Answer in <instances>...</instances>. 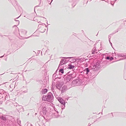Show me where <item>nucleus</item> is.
I'll return each instance as SVG.
<instances>
[{
	"mask_svg": "<svg viewBox=\"0 0 126 126\" xmlns=\"http://www.w3.org/2000/svg\"><path fill=\"white\" fill-rule=\"evenodd\" d=\"M101 67L99 63L98 62H95L93 64L92 67V70L95 72H94V74H93V76H96L98 73L99 72L98 71Z\"/></svg>",
	"mask_w": 126,
	"mask_h": 126,
	"instance_id": "1",
	"label": "nucleus"
},
{
	"mask_svg": "<svg viewBox=\"0 0 126 126\" xmlns=\"http://www.w3.org/2000/svg\"><path fill=\"white\" fill-rule=\"evenodd\" d=\"M82 81L81 79H78L74 80L71 83L72 87L80 85L82 83Z\"/></svg>",
	"mask_w": 126,
	"mask_h": 126,
	"instance_id": "2",
	"label": "nucleus"
},
{
	"mask_svg": "<svg viewBox=\"0 0 126 126\" xmlns=\"http://www.w3.org/2000/svg\"><path fill=\"white\" fill-rule=\"evenodd\" d=\"M38 30L41 33L44 32L46 30V28H47V26L45 24H39L38 26Z\"/></svg>",
	"mask_w": 126,
	"mask_h": 126,
	"instance_id": "3",
	"label": "nucleus"
},
{
	"mask_svg": "<svg viewBox=\"0 0 126 126\" xmlns=\"http://www.w3.org/2000/svg\"><path fill=\"white\" fill-rule=\"evenodd\" d=\"M47 101L50 102H52L53 100L54 97L52 94L51 92H49L47 95Z\"/></svg>",
	"mask_w": 126,
	"mask_h": 126,
	"instance_id": "4",
	"label": "nucleus"
},
{
	"mask_svg": "<svg viewBox=\"0 0 126 126\" xmlns=\"http://www.w3.org/2000/svg\"><path fill=\"white\" fill-rule=\"evenodd\" d=\"M6 94V93L2 89L0 90V96L2 98L4 97L5 99L7 98Z\"/></svg>",
	"mask_w": 126,
	"mask_h": 126,
	"instance_id": "5",
	"label": "nucleus"
},
{
	"mask_svg": "<svg viewBox=\"0 0 126 126\" xmlns=\"http://www.w3.org/2000/svg\"><path fill=\"white\" fill-rule=\"evenodd\" d=\"M83 72L85 74L89 76H91L92 73L90 71L88 68H86L83 71Z\"/></svg>",
	"mask_w": 126,
	"mask_h": 126,
	"instance_id": "6",
	"label": "nucleus"
},
{
	"mask_svg": "<svg viewBox=\"0 0 126 126\" xmlns=\"http://www.w3.org/2000/svg\"><path fill=\"white\" fill-rule=\"evenodd\" d=\"M68 61V60H66V59L65 58L62 59L60 62L59 65V67L61 66L63 64L66 63H67Z\"/></svg>",
	"mask_w": 126,
	"mask_h": 126,
	"instance_id": "7",
	"label": "nucleus"
},
{
	"mask_svg": "<svg viewBox=\"0 0 126 126\" xmlns=\"http://www.w3.org/2000/svg\"><path fill=\"white\" fill-rule=\"evenodd\" d=\"M57 99L58 101L60 102L61 104H63V105H64V107L65 106V102L63 99L60 97H57Z\"/></svg>",
	"mask_w": 126,
	"mask_h": 126,
	"instance_id": "8",
	"label": "nucleus"
},
{
	"mask_svg": "<svg viewBox=\"0 0 126 126\" xmlns=\"http://www.w3.org/2000/svg\"><path fill=\"white\" fill-rule=\"evenodd\" d=\"M116 56H118V57H122L123 58L122 59L126 58V55H124L123 54L117 53L115 54Z\"/></svg>",
	"mask_w": 126,
	"mask_h": 126,
	"instance_id": "9",
	"label": "nucleus"
},
{
	"mask_svg": "<svg viewBox=\"0 0 126 126\" xmlns=\"http://www.w3.org/2000/svg\"><path fill=\"white\" fill-rule=\"evenodd\" d=\"M17 110L19 112L23 111H24V109L23 107L21 106H18L17 107Z\"/></svg>",
	"mask_w": 126,
	"mask_h": 126,
	"instance_id": "10",
	"label": "nucleus"
},
{
	"mask_svg": "<svg viewBox=\"0 0 126 126\" xmlns=\"http://www.w3.org/2000/svg\"><path fill=\"white\" fill-rule=\"evenodd\" d=\"M56 87L57 88L60 90L61 87V85L60 82L58 81L56 82Z\"/></svg>",
	"mask_w": 126,
	"mask_h": 126,
	"instance_id": "11",
	"label": "nucleus"
},
{
	"mask_svg": "<svg viewBox=\"0 0 126 126\" xmlns=\"http://www.w3.org/2000/svg\"><path fill=\"white\" fill-rule=\"evenodd\" d=\"M95 46L96 45L95 44L94 45V47L92 50V54H95V53L97 54V52H96L97 50L96 49V48Z\"/></svg>",
	"mask_w": 126,
	"mask_h": 126,
	"instance_id": "12",
	"label": "nucleus"
},
{
	"mask_svg": "<svg viewBox=\"0 0 126 126\" xmlns=\"http://www.w3.org/2000/svg\"><path fill=\"white\" fill-rule=\"evenodd\" d=\"M67 90V87L66 86H64L62 88V92L63 93Z\"/></svg>",
	"mask_w": 126,
	"mask_h": 126,
	"instance_id": "13",
	"label": "nucleus"
},
{
	"mask_svg": "<svg viewBox=\"0 0 126 126\" xmlns=\"http://www.w3.org/2000/svg\"><path fill=\"white\" fill-rule=\"evenodd\" d=\"M46 107H44L42 109L43 113L44 115L47 112V111L46 110Z\"/></svg>",
	"mask_w": 126,
	"mask_h": 126,
	"instance_id": "14",
	"label": "nucleus"
},
{
	"mask_svg": "<svg viewBox=\"0 0 126 126\" xmlns=\"http://www.w3.org/2000/svg\"><path fill=\"white\" fill-rule=\"evenodd\" d=\"M54 110L57 112L56 113H55L54 114L55 115V117L57 118L58 117V111L57 110V109L56 108H55L54 109Z\"/></svg>",
	"mask_w": 126,
	"mask_h": 126,
	"instance_id": "15",
	"label": "nucleus"
},
{
	"mask_svg": "<svg viewBox=\"0 0 126 126\" xmlns=\"http://www.w3.org/2000/svg\"><path fill=\"white\" fill-rule=\"evenodd\" d=\"M71 79V77L70 75L67 76V77L66 80L68 82Z\"/></svg>",
	"mask_w": 126,
	"mask_h": 126,
	"instance_id": "16",
	"label": "nucleus"
},
{
	"mask_svg": "<svg viewBox=\"0 0 126 126\" xmlns=\"http://www.w3.org/2000/svg\"><path fill=\"white\" fill-rule=\"evenodd\" d=\"M57 76L56 75V74L55 73L53 75L52 78L53 79H54L55 80V79H56L57 78Z\"/></svg>",
	"mask_w": 126,
	"mask_h": 126,
	"instance_id": "17",
	"label": "nucleus"
},
{
	"mask_svg": "<svg viewBox=\"0 0 126 126\" xmlns=\"http://www.w3.org/2000/svg\"><path fill=\"white\" fill-rule=\"evenodd\" d=\"M70 76L71 77L72 79L75 77L76 76V73H74L72 74H70Z\"/></svg>",
	"mask_w": 126,
	"mask_h": 126,
	"instance_id": "18",
	"label": "nucleus"
},
{
	"mask_svg": "<svg viewBox=\"0 0 126 126\" xmlns=\"http://www.w3.org/2000/svg\"><path fill=\"white\" fill-rule=\"evenodd\" d=\"M21 34H26L27 32L25 30H24L22 29L21 31Z\"/></svg>",
	"mask_w": 126,
	"mask_h": 126,
	"instance_id": "19",
	"label": "nucleus"
},
{
	"mask_svg": "<svg viewBox=\"0 0 126 126\" xmlns=\"http://www.w3.org/2000/svg\"><path fill=\"white\" fill-rule=\"evenodd\" d=\"M42 100L45 101H47V96L43 95L42 97Z\"/></svg>",
	"mask_w": 126,
	"mask_h": 126,
	"instance_id": "20",
	"label": "nucleus"
},
{
	"mask_svg": "<svg viewBox=\"0 0 126 126\" xmlns=\"http://www.w3.org/2000/svg\"><path fill=\"white\" fill-rule=\"evenodd\" d=\"M74 67L75 66L74 65H69L68 66V68L69 69H73Z\"/></svg>",
	"mask_w": 126,
	"mask_h": 126,
	"instance_id": "21",
	"label": "nucleus"
},
{
	"mask_svg": "<svg viewBox=\"0 0 126 126\" xmlns=\"http://www.w3.org/2000/svg\"><path fill=\"white\" fill-rule=\"evenodd\" d=\"M52 89V91L53 92V93L54 94V95L56 97H57V96H58V95L56 92L54 91V89L53 88H51Z\"/></svg>",
	"mask_w": 126,
	"mask_h": 126,
	"instance_id": "22",
	"label": "nucleus"
},
{
	"mask_svg": "<svg viewBox=\"0 0 126 126\" xmlns=\"http://www.w3.org/2000/svg\"><path fill=\"white\" fill-rule=\"evenodd\" d=\"M0 118L1 119H2L3 120H6V118L5 116H1L0 117Z\"/></svg>",
	"mask_w": 126,
	"mask_h": 126,
	"instance_id": "23",
	"label": "nucleus"
},
{
	"mask_svg": "<svg viewBox=\"0 0 126 126\" xmlns=\"http://www.w3.org/2000/svg\"><path fill=\"white\" fill-rule=\"evenodd\" d=\"M43 93L45 94L46 93L47 91V90L46 89H43Z\"/></svg>",
	"mask_w": 126,
	"mask_h": 126,
	"instance_id": "24",
	"label": "nucleus"
},
{
	"mask_svg": "<svg viewBox=\"0 0 126 126\" xmlns=\"http://www.w3.org/2000/svg\"><path fill=\"white\" fill-rule=\"evenodd\" d=\"M36 81L38 82V84L41 83L43 82L42 80L39 79H37Z\"/></svg>",
	"mask_w": 126,
	"mask_h": 126,
	"instance_id": "25",
	"label": "nucleus"
},
{
	"mask_svg": "<svg viewBox=\"0 0 126 126\" xmlns=\"http://www.w3.org/2000/svg\"><path fill=\"white\" fill-rule=\"evenodd\" d=\"M59 72H61L62 74L63 73H64V70L62 68L60 69L59 70Z\"/></svg>",
	"mask_w": 126,
	"mask_h": 126,
	"instance_id": "26",
	"label": "nucleus"
},
{
	"mask_svg": "<svg viewBox=\"0 0 126 126\" xmlns=\"http://www.w3.org/2000/svg\"><path fill=\"white\" fill-rule=\"evenodd\" d=\"M76 60L75 59H73L71 60L70 62L72 63H74L75 62H76Z\"/></svg>",
	"mask_w": 126,
	"mask_h": 126,
	"instance_id": "27",
	"label": "nucleus"
},
{
	"mask_svg": "<svg viewBox=\"0 0 126 126\" xmlns=\"http://www.w3.org/2000/svg\"><path fill=\"white\" fill-rule=\"evenodd\" d=\"M107 61H104L103 62V64H103V65H104L105 64H107Z\"/></svg>",
	"mask_w": 126,
	"mask_h": 126,
	"instance_id": "28",
	"label": "nucleus"
},
{
	"mask_svg": "<svg viewBox=\"0 0 126 126\" xmlns=\"http://www.w3.org/2000/svg\"><path fill=\"white\" fill-rule=\"evenodd\" d=\"M106 59L107 60H109L110 59V57H106Z\"/></svg>",
	"mask_w": 126,
	"mask_h": 126,
	"instance_id": "29",
	"label": "nucleus"
},
{
	"mask_svg": "<svg viewBox=\"0 0 126 126\" xmlns=\"http://www.w3.org/2000/svg\"><path fill=\"white\" fill-rule=\"evenodd\" d=\"M27 92V90H25L23 92L24 93H26Z\"/></svg>",
	"mask_w": 126,
	"mask_h": 126,
	"instance_id": "30",
	"label": "nucleus"
},
{
	"mask_svg": "<svg viewBox=\"0 0 126 126\" xmlns=\"http://www.w3.org/2000/svg\"><path fill=\"white\" fill-rule=\"evenodd\" d=\"M110 60H112L113 59V58L112 57H111L110 58Z\"/></svg>",
	"mask_w": 126,
	"mask_h": 126,
	"instance_id": "31",
	"label": "nucleus"
},
{
	"mask_svg": "<svg viewBox=\"0 0 126 126\" xmlns=\"http://www.w3.org/2000/svg\"><path fill=\"white\" fill-rule=\"evenodd\" d=\"M109 42H110V44L112 46V43H111V42H110V39L109 40Z\"/></svg>",
	"mask_w": 126,
	"mask_h": 126,
	"instance_id": "32",
	"label": "nucleus"
},
{
	"mask_svg": "<svg viewBox=\"0 0 126 126\" xmlns=\"http://www.w3.org/2000/svg\"><path fill=\"white\" fill-rule=\"evenodd\" d=\"M13 85L12 84H11V85H10L9 86H10V87L11 88H12L11 87H13Z\"/></svg>",
	"mask_w": 126,
	"mask_h": 126,
	"instance_id": "33",
	"label": "nucleus"
},
{
	"mask_svg": "<svg viewBox=\"0 0 126 126\" xmlns=\"http://www.w3.org/2000/svg\"><path fill=\"white\" fill-rule=\"evenodd\" d=\"M48 51H49V50L47 49V50H46L45 52V53H46Z\"/></svg>",
	"mask_w": 126,
	"mask_h": 126,
	"instance_id": "34",
	"label": "nucleus"
},
{
	"mask_svg": "<svg viewBox=\"0 0 126 126\" xmlns=\"http://www.w3.org/2000/svg\"><path fill=\"white\" fill-rule=\"evenodd\" d=\"M73 58V57H68L67 58V59H71V58Z\"/></svg>",
	"mask_w": 126,
	"mask_h": 126,
	"instance_id": "35",
	"label": "nucleus"
},
{
	"mask_svg": "<svg viewBox=\"0 0 126 126\" xmlns=\"http://www.w3.org/2000/svg\"><path fill=\"white\" fill-rule=\"evenodd\" d=\"M38 23H41V24H42V23H41L40 22V21H39V22H38Z\"/></svg>",
	"mask_w": 126,
	"mask_h": 126,
	"instance_id": "36",
	"label": "nucleus"
},
{
	"mask_svg": "<svg viewBox=\"0 0 126 126\" xmlns=\"http://www.w3.org/2000/svg\"><path fill=\"white\" fill-rule=\"evenodd\" d=\"M53 0H51V2H50V3H49V4H51V3L52 2V1Z\"/></svg>",
	"mask_w": 126,
	"mask_h": 126,
	"instance_id": "37",
	"label": "nucleus"
},
{
	"mask_svg": "<svg viewBox=\"0 0 126 126\" xmlns=\"http://www.w3.org/2000/svg\"><path fill=\"white\" fill-rule=\"evenodd\" d=\"M4 56V55H3V56H1L0 57V58H2Z\"/></svg>",
	"mask_w": 126,
	"mask_h": 126,
	"instance_id": "38",
	"label": "nucleus"
},
{
	"mask_svg": "<svg viewBox=\"0 0 126 126\" xmlns=\"http://www.w3.org/2000/svg\"><path fill=\"white\" fill-rule=\"evenodd\" d=\"M57 70H56V72H55V73L56 74V73H57Z\"/></svg>",
	"mask_w": 126,
	"mask_h": 126,
	"instance_id": "39",
	"label": "nucleus"
},
{
	"mask_svg": "<svg viewBox=\"0 0 126 126\" xmlns=\"http://www.w3.org/2000/svg\"><path fill=\"white\" fill-rule=\"evenodd\" d=\"M111 114H112V117H113V114H112V113H111Z\"/></svg>",
	"mask_w": 126,
	"mask_h": 126,
	"instance_id": "40",
	"label": "nucleus"
},
{
	"mask_svg": "<svg viewBox=\"0 0 126 126\" xmlns=\"http://www.w3.org/2000/svg\"><path fill=\"white\" fill-rule=\"evenodd\" d=\"M110 36H109V39H110Z\"/></svg>",
	"mask_w": 126,
	"mask_h": 126,
	"instance_id": "41",
	"label": "nucleus"
},
{
	"mask_svg": "<svg viewBox=\"0 0 126 126\" xmlns=\"http://www.w3.org/2000/svg\"><path fill=\"white\" fill-rule=\"evenodd\" d=\"M91 125V124L89 125V124L88 126H90Z\"/></svg>",
	"mask_w": 126,
	"mask_h": 126,
	"instance_id": "42",
	"label": "nucleus"
},
{
	"mask_svg": "<svg viewBox=\"0 0 126 126\" xmlns=\"http://www.w3.org/2000/svg\"><path fill=\"white\" fill-rule=\"evenodd\" d=\"M42 112H41L40 113V114H42Z\"/></svg>",
	"mask_w": 126,
	"mask_h": 126,
	"instance_id": "43",
	"label": "nucleus"
},
{
	"mask_svg": "<svg viewBox=\"0 0 126 126\" xmlns=\"http://www.w3.org/2000/svg\"><path fill=\"white\" fill-rule=\"evenodd\" d=\"M50 0H48V1L49 2Z\"/></svg>",
	"mask_w": 126,
	"mask_h": 126,
	"instance_id": "44",
	"label": "nucleus"
},
{
	"mask_svg": "<svg viewBox=\"0 0 126 126\" xmlns=\"http://www.w3.org/2000/svg\"><path fill=\"white\" fill-rule=\"evenodd\" d=\"M17 21H18V22H19V20H16Z\"/></svg>",
	"mask_w": 126,
	"mask_h": 126,
	"instance_id": "45",
	"label": "nucleus"
},
{
	"mask_svg": "<svg viewBox=\"0 0 126 126\" xmlns=\"http://www.w3.org/2000/svg\"><path fill=\"white\" fill-rule=\"evenodd\" d=\"M20 16L16 18V19H17Z\"/></svg>",
	"mask_w": 126,
	"mask_h": 126,
	"instance_id": "46",
	"label": "nucleus"
},
{
	"mask_svg": "<svg viewBox=\"0 0 126 126\" xmlns=\"http://www.w3.org/2000/svg\"><path fill=\"white\" fill-rule=\"evenodd\" d=\"M43 50H44V49H43V50H42V51H43Z\"/></svg>",
	"mask_w": 126,
	"mask_h": 126,
	"instance_id": "47",
	"label": "nucleus"
},
{
	"mask_svg": "<svg viewBox=\"0 0 126 126\" xmlns=\"http://www.w3.org/2000/svg\"><path fill=\"white\" fill-rule=\"evenodd\" d=\"M37 6H36L35 7H37Z\"/></svg>",
	"mask_w": 126,
	"mask_h": 126,
	"instance_id": "48",
	"label": "nucleus"
},
{
	"mask_svg": "<svg viewBox=\"0 0 126 126\" xmlns=\"http://www.w3.org/2000/svg\"><path fill=\"white\" fill-rule=\"evenodd\" d=\"M47 29H48V28H47Z\"/></svg>",
	"mask_w": 126,
	"mask_h": 126,
	"instance_id": "49",
	"label": "nucleus"
},
{
	"mask_svg": "<svg viewBox=\"0 0 126 126\" xmlns=\"http://www.w3.org/2000/svg\"><path fill=\"white\" fill-rule=\"evenodd\" d=\"M95 121H94V122H95Z\"/></svg>",
	"mask_w": 126,
	"mask_h": 126,
	"instance_id": "50",
	"label": "nucleus"
}]
</instances>
